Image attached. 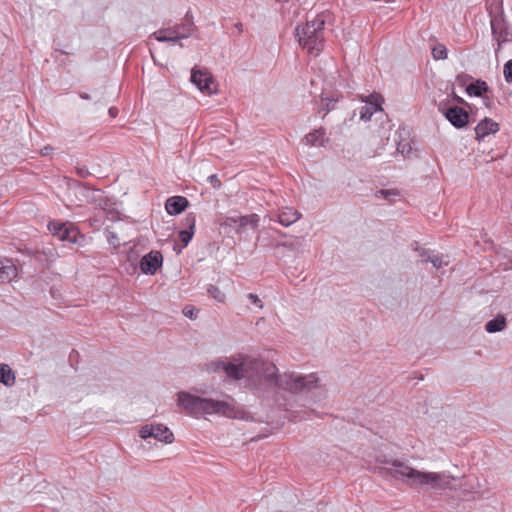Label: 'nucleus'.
<instances>
[{"label": "nucleus", "instance_id": "1", "mask_svg": "<svg viewBox=\"0 0 512 512\" xmlns=\"http://www.w3.org/2000/svg\"><path fill=\"white\" fill-rule=\"evenodd\" d=\"M380 464H391V468L376 467L375 470L384 478H394L397 480H407L411 486H429L434 490H442L448 488L454 477L445 473L422 472L410 466L405 465L399 460H387L377 458Z\"/></svg>", "mask_w": 512, "mask_h": 512}, {"label": "nucleus", "instance_id": "2", "mask_svg": "<svg viewBox=\"0 0 512 512\" xmlns=\"http://www.w3.org/2000/svg\"><path fill=\"white\" fill-rule=\"evenodd\" d=\"M177 402L188 415L193 417L219 414L228 418L244 419L246 414L231 397H229V400H215L182 391L178 393Z\"/></svg>", "mask_w": 512, "mask_h": 512}, {"label": "nucleus", "instance_id": "3", "mask_svg": "<svg viewBox=\"0 0 512 512\" xmlns=\"http://www.w3.org/2000/svg\"><path fill=\"white\" fill-rule=\"evenodd\" d=\"M325 19L316 16L313 20H307L303 25L295 28V37L299 45L308 51L309 54L318 55L324 48Z\"/></svg>", "mask_w": 512, "mask_h": 512}, {"label": "nucleus", "instance_id": "4", "mask_svg": "<svg viewBox=\"0 0 512 512\" xmlns=\"http://www.w3.org/2000/svg\"><path fill=\"white\" fill-rule=\"evenodd\" d=\"M277 370L274 364L267 367V380L273 382L275 386L282 388L291 393H308L318 388V378L315 374L300 375L296 373H285L284 375H276Z\"/></svg>", "mask_w": 512, "mask_h": 512}, {"label": "nucleus", "instance_id": "5", "mask_svg": "<svg viewBox=\"0 0 512 512\" xmlns=\"http://www.w3.org/2000/svg\"><path fill=\"white\" fill-rule=\"evenodd\" d=\"M47 227L51 234L62 242L83 246L86 240L85 235L71 222L50 221Z\"/></svg>", "mask_w": 512, "mask_h": 512}, {"label": "nucleus", "instance_id": "6", "mask_svg": "<svg viewBox=\"0 0 512 512\" xmlns=\"http://www.w3.org/2000/svg\"><path fill=\"white\" fill-rule=\"evenodd\" d=\"M206 370L209 373L224 372L230 380L238 381L246 376L244 363L237 359H222L211 361L206 364Z\"/></svg>", "mask_w": 512, "mask_h": 512}, {"label": "nucleus", "instance_id": "7", "mask_svg": "<svg viewBox=\"0 0 512 512\" xmlns=\"http://www.w3.org/2000/svg\"><path fill=\"white\" fill-rule=\"evenodd\" d=\"M493 40L497 42L495 53L497 54L504 43L512 42V27L505 18L503 12L493 16L490 21Z\"/></svg>", "mask_w": 512, "mask_h": 512}, {"label": "nucleus", "instance_id": "8", "mask_svg": "<svg viewBox=\"0 0 512 512\" xmlns=\"http://www.w3.org/2000/svg\"><path fill=\"white\" fill-rule=\"evenodd\" d=\"M139 435L144 440L154 438L166 444L174 441L173 433L163 424H146L140 429Z\"/></svg>", "mask_w": 512, "mask_h": 512}, {"label": "nucleus", "instance_id": "9", "mask_svg": "<svg viewBox=\"0 0 512 512\" xmlns=\"http://www.w3.org/2000/svg\"><path fill=\"white\" fill-rule=\"evenodd\" d=\"M162 265L163 255L157 250H151L139 262L141 272L146 275H155Z\"/></svg>", "mask_w": 512, "mask_h": 512}, {"label": "nucleus", "instance_id": "10", "mask_svg": "<svg viewBox=\"0 0 512 512\" xmlns=\"http://www.w3.org/2000/svg\"><path fill=\"white\" fill-rule=\"evenodd\" d=\"M466 107L453 105L444 112L445 119L456 129L465 128L469 124V112Z\"/></svg>", "mask_w": 512, "mask_h": 512}, {"label": "nucleus", "instance_id": "11", "mask_svg": "<svg viewBox=\"0 0 512 512\" xmlns=\"http://www.w3.org/2000/svg\"><path fill=\"white\" fill-rule=\"evenodd\" d=\"M190 81L196 85L201 92L213 93L211 85L214 82L212 74L207 69L192 68Z\"/></svg>", "mask_w": 512, "mask_h": 512}, {"label": "nucleus", "instance_id": "12", "mask_svg": "<svg viewBox=\"0 0 512 512\" xmlns=\"http://www.w3.org/2000/svg\"><path fill=\"white\" fill-rule=\"evenodd\" d=\"M500 126L499 123L495 122L489 117H485L482 119L475 127V139L477 141L483 140L486 136L490 134H495L499 131Z\"/></svg>", "mask_w": 512, "mask_h": 512}, {"label": "nucleus", "instance_id": "13", "mask_svg": "<svg viewBox=\"0 0 512 512\" xmlns=\"http://www.w3.org/2000/svg\"><path fill=\"white\" fill-rule=\"evenodd\" d=\"M189 200L184 196H171L165 202V209L169 215H178L189 206Z\"/></svg>", "mask_w": 512, "mask_h": 512}, {"label": "nucleus", "instance_id": "14", "mask_svg": "<svg viewBox=\"0 0 512 512\" xmlns=\"http://www.w3.org/2000/svg\"><path fill=\"white\" fill-rule=\"evenodd\" d=\"M304 140L306 145L318 147H326L330 142L329 138L326 136V129L324 127L314 129L305 136Z\"/></svg>", "mask_w": 512, "mask_h": 512}, {"label": "nucleus", "instance_id": "15", "mask_svg": "<svg viewBox=\"0 0 512 512\" xmlns=\"http://www.w3.org/2000/svg\"><path fill=\"white\" fill-rule=\"evenodd\" d=\"M17 276V267L11 259H1L0 261V283L10 282Z\"/></svg>", "mask_w": 512, "mask_h": 512}, {"label": "nucleus", "instance_id": "16", "mask_svg": "<svg viewBox=\"0 0 512 512\" xmlns=\"http://www.w3.org/2000/svg\"><path fill=\"white\" fill-rule=\"evenodd\" d=\"M465 91L469 96L483 97L491 92V89L484 80L476 79L466 86Z\"/></svg>", "mask_w": 512, "mask_h": 512}, {"label": "nucleus", "instance_id": "17", "mask_svg": "<svg viewBox=\"0 0 512 512\" xmlns=\"http://www.w3.org/2000/svg\"><path fill=\"white\" fill-rule=\"evenodd\" d=\"M238 228H236L237 234H242L244 229L250 226L253 230H256L259 226L260 218L257 214H249L245 216H238Z\"/></svg>", "mask_w": 512, "mask_h": 512}, {"label": "nucleus", "instance_id": "18", "mask_svg": "<svg viewBox=\"0 0 512 512\" xmlns=\"http://www.w3.org/2000/svg\"><path fill=\"white\" fill-rule=\"evenodd\" d=\"M301 214L293 209L287 208L278 214V221L281 225L288 227L300 218Z\"/></svg>", "mask_w": 512, "mask_h": 512}, {"label": "nucleus", "instance_id": "19", "mask_svg": "<svg viewBox=\"0 0 512 512\" xmlns=\"http://www.w3.org/2000/svg\"><path fill=\"white\" fill-rule=\"evenodd\" d=\"M506 318L502 314H498L493 319L489 320L485 324V330L488 333H496L502 331L506 327Z\"/></svg>", "mask_w": 512, "mask_h": 512}, {"label": "nucleus", "instance_id": "20", "mask_svg": "<svg viewBox=\"0 0 512 512\" xmlns=\"http://www.w3.org/2000/svg\"><path fill=\"white\" fill-rule=\"evenodd\" d=\"M16 376L14 371L7 364H0V383L6 387H11L15 384Z\"/></svg>", "mask_w": 512, "mask_h": 512}, {"label": "nucleus", "instance_id": "21", "mask_svg": "<svg viewBox=\"0 0 512 512\" xmlns=\"http://www.w3.org/2000/svg\"><path fill=\"white\" fill-rule=\"evenodd\" d=\"M339 101L338 97H329V96H321L320 104L317 107L318 113L324 112L322 118H324L330 111L334 110L337 102Z\"/></svg>", "mask_w": 512, "mask_h": 512}, {"label": "nucleus", "instance_id": "22", "mask_svg": "<svg viewBox=\"0 0 512 512\" xmlns=\"http://www.w3.org/2000/svg\"><path fill=\"white\" fill-rule=\"evenodd\" d=\"M360 99L362 102H365L366 105H370L378 109L379 111H382V104L384 102V98L380 93L373 92L368 96H361Z\"/></svg>", "mask_w": 512, "mask_h": 512}, {"label": "nucleus", "instance_id": "23", "mask_svg": "<svg viewBox=\"0 0 512 512\" xmlns=\"http://www.w3.org/2000/svg\"><path fill=\"white\" fill-rule=\"evenodd\" d=\"M397 151L401 153L405 158L418 157L417 151L413 149L411 142H398Z\"/></svg>", "mask_w": 512, "mask_h": 512}, {"label": "nucleus", "instance_id": "24", "mask_svg": "<svg viewBox=\"0 0 512 512\" xmlns=\"http://www.w3.org/2000/svg\"><path fill=\"white\" fill-rule=\"evenodd\" d=\"M238 216H226L225 219L220 222V228L223 229L224 233H230L231 230H235L238 228Z\"/></svg>", "mask_w": 512, "mask_h": 512}, {"label": "nucleus", "instance_id": "25", "mask_svg": "<svg viewBox=\"0 0 512 512\" xmlns=\"http://www.w3.org/2000/svg\"><path fill=\"white\" fill-rule=\"evenodd\" d=\"M167 30H159L158 32H155L153 35L155 36L156 40L159 42H173L177 43L181 39H183V36H176V34L173 35H166ZM170 34H172L170 32Z\"/></svg>", "mask_w": 512, "mask_h": 512}, {"label": "nucleus", "instance_id": "26", "mask_svg": "<svg viewBox=\"0 0 512 512\" xmlns=\"http://www.w3.org/2000/svg\"><path fill=\"white\" fill-rule=\"evenodd\" d=\"M93 201L104 211L112 212V206L114 205V201L112 198L107 196L99 195L93 198Z\"/></svg>", "mask_w": 512, "mask_h": 512}, {"label": "nucleus", "instance_id": "27", "mask_svg": "<svg viewBox=\"0 0 512 512\" xmlns=\"http://www.w3.org/2000/svg\"><path fill=\"white\" fill-rule=\"evenodd\" d=\"M206 291H207V294L211 298L215 299L217 302L223 303L225 301V298H226L225 294L217 286L209 284L207 286Z\"/></svg>", "mask_w": 512, "mask_h": 512}, {"label": "nucleus", "instance_id": "28", "mask_svg": "<svg viewBox=\"0 0 512 512\" xmlns=\"http://www.w3.org/2000/svg\"><path fill=\"white\" fill-rule=\"evenodd\" d=\"M300 242L297 238H292L288 241L280 242L275 245V250L278 252L281 248H287L290 251H297L299 248Z\"/></svg>", "mask_w": 512, "mask_h": 512}, {"label": "nucleus", "instance_id": "29", "mask_svg": "<svg viewBox=\"0 0 512 512\" xmlns=\"http://www.w3.org/2000/svg\"><path fill=\"white\" fill-rule=\"evenodd\" d=\"M432 56L435 60H444L447 58L448 51L445 45L437 44L432 48Z\"/></svg>", "mask_w": 512, "mask_h": 512}, {"label": "nucleus", "instance_id": "30", "mask_svg": "<svg viewBox=\"0 0 512 512\" xmlns=\"http://www.w3.org/2000/svg\"><path fill=\"white\" fill-rule=\"evenodd\" d=\"M194 27V23L192 21H188L187 23L182 25V32H180L179 28H177L173 30L171 33L176 34V36H183V38H187L191 35Z\"/></svg>", "mask_w": 512, "mask_h": 512}, {"label": "nucleus", "instance_id": "31", "mask_svg": "<svg viewBox=\"0 0 512 512\" xmlns=\"http://www.w3.org/2000/svg\"><path fill=\"white\" fill-rule=\"evenodd\" d=\"M194 231L193 230H189V229H182L178 232V237L180 239V241L182 242L183 244V247H186L190 241L192 240L193 236H194Z\"/></svg>", "mask_w": 512, "mask_h": 512}, {"label": "nucleus", "instance_id": "32", "mask_svg": "<svg viewBox=\"0 0 512 512\" xmlns=\"http://www.w3.org/2000/svg\"><path fill=\"white\" fill-rule=\"evenodd\" d=\"M377 111L379 110L370 105H364L360 109V119L363 121H369L372 115Z\"/></svg>", "mask_w": 512, "mask_h": 512}, {"label": "nucleus", "instance_id": "33", "mask_svg": "<svg viewBox=\"0 0 512 512\" xmlns=\"http://www.w3.org/2000/svg\"><path fill=\"white\" fill-rule=\"evenodd\" d=\"M182 225L185 229L193 230L195 232L196 216L194 213H187L182 220Z\"/></svg>", "mask_w": 512, "mask_h": 512}, {"label": "nucleus", "instance_id": "34", "mask_svg": "<svg viewBox=\"0 0 512 512\" xmlns=\"http://www.w3.org/2000/svg\"><path fill=\"white\" fill-rule=\"evenodd\" d=\"M450 99L456 102L458 105L464 106L470 111L473 110V105L468 103L466 100H464L462 97L458 96L455 91L453 90L452 93L449 95Z\"/></svg>", "mask_w": 512, "mask_h": 512}, {"label": "nucleus", "instance_id": "35", "mask_svg": "<svg viewBox=\"0 0 512 512\" xmlns=\"http://www.w3.org/2000/svg\"><path fill=\"white\" fill-rule=\"evenodd\" d=\"M504 79L507 83H512V59L508 60L503 67Z\"/></svg>", "mask_w": 512, "mask_h": 512}, {"label": "nucleus", "instance_id": "36", "mask_svg": "<svg viewBox=\"0 0 512 512\" xmlns=\"http://www.w3.org/2000/svg\"><path fill=\"white\" fill-rule=\"evenodd\" d=\"M470 81H473V77L467 73L462 72L456 76V82L459 86L466 88V86L469 85L468 82Z\"/></svg>", "mask_w": 512, "mask_h": 512}, {"label": "nucleus", "instance_id": "37", "mask_svg": "<svg viewBox=\"0 0 512 512\" xmlns=\"http://www.w3.org/2000/svg\"><path fill=\"white\" fill-rule=\"evenodd\" d=\"M378 193L390 202L394 201L393 197L399 196V192L396 189H381L378 191Z\"/></svg>", "mask_w": 512, "mask_h": 512}, {"label": "nucleus", "instance_id": "38", "mask_svg": "<svg viewBox=\"0 0 512 512\" xmlns=\"http://www.w3.org/2000/svg\"><path fill=\"white\" fill-rule=\"evenodd\" d=\"M107 241L110 245H112L115 249L121 246L118 235L113 231L107 232Z\"/></svg>", "mask_w": 512, "mask_h": 512}, {"label": "nucleus", "instance_id": "39", "mask_svg": "<svg viewBox=\"0 0 512 512\" xmlns=\"http://www.w3.org/2000/svg\"><path fill=\"white\" fill-rule=\"evenodd\" d=\"M424 262H430L432 263V265L435 267V268H440L443 266V264H445L443 261H442V258L439 257L438 255H428V258H425L424 259Z\"/></svg>", "mask_w": 512, "mask_h": 512}, {"label": "nucleus", "instance_id": "40", "mask_svg": "<svg viewBox=\"0 0 512 512\" xmlns=\"http://www.w3.org/2000/svg\"><path fill=\"white\" fill-rule=\"evenodd\" d=\"M199 310L195 309L193 306L191 305H186L184 308H183V314L184 316H186L187 318H190V319H196L197 318V314H198Z\"/></svg>", "mask_w": 512, "mask_h": 512}, {"label": "nucleus", "instance_id": "41", "mask_svg": "<svg viewBox=\"0 0 512 512\" xmlns=\"http://www.w3.org/2000/svg\"><path fill=\"white\" fill-rule=\"evenodd\" d=\"M450 102V99L447 98V99H444L442 101H440L438 104H437V107H438V111L444 116V112L446 111V109H449L451 107H453L452 105L449 104Z\"/></svg>", "mask_w": 512, "mask_h": 512}, {"label": "nucleus", "instance_id": "42", "mask_svg": "<svg viewBox=\"0 0 512 512\" xmlns=\"http://www.w3.org/2000/svg\"><path fill=\"white\" fill-rule=\"evenodd\" d=\"M78 358H79V353L78 351H76L75 349H72V351L70 352L69 354V362H70V365L74 368V369H77V367L75 366V362L77 363L78 362Z\"/></svg>", "mask_w": 512, "mask_h": 512}, {"label": "nucleus", "instance_id": "43", "mask_svg": "<svg viewBox=\"0 0 512 512\" xmlns=\"http://www.w3.org/2000/svg\"><path fill=\"white\" fill-rule=\"evenodd\" d=\"M208 181L209 183L214 187V188H220L221 187V181L220 179L218 178V176L216 174H212L208 177Z\"/></svg>", "mask_w": 512, "mask_h": 512}, {"label": "nucleus", "instance_id": "44", "mask_svg": "<svg viewBox=\"0 0 512 512\" xmlns=\"http://www.w3.org/2000/svg\"><path fill=\"white\" fill-rule=\"evenodd\" d=\"M76 174L81 178H87L88 176H90V172H89L88 168L85 166L77 167Z\"/></svg>", "mask_w": 512, "mask_h": 512}, {"label": "nucleus", "instance_id": "45", "mask_svg": "<svg viewBox=\"0 0 512 512\" xmlns=\"http://www.w3.org/2000/svg\"><path fill=\"white\" fill-rule=\"evenodd\" d=\"M248 299L251 301V303H253L254 305L258 306V307H262V301L260 300V298L256 295V294H253V293H249L248 294Z\"/></svg>", "mask_w": 512, "mask_h": 512}, {"label": "nucleus", "instance_id": "46", "mask_svg": "<svg viewBox=\"0 0 512 512\" xmlns=\"http://www.w3.org/2000/svg\"><path fill=\"white\" fill-rule=\"evenodd\" d=\"M312 415H316L314 410L303 411V415L300 416V420L310 419Z\"/></svg>", "mask_w": 512, "mask_h": 512}, {"label": "nucleus", "instance_id": "47", "mask_svg": "<svg viewBox=\"0 0 512 512\" xmlns=\"http://www.w3.org/2000/svg\"><path fill=\"white\" fill-rule=\"evenodd\" d=\"M73 183L76 187H83L85 189H91V186L89 183H84V182H81L78 180H74Z\"/></svg>", "mask_w": 512, "mask_h": 512}, {"label": "nucleus", "instance_id": "48", "mask_svg": "<svg viewBox=\"0 0 512 512\" xmlns=\"http://www.w3.org/2000/svg\"><path fill=\"white\" fill-rule=\"evenodd\" d=\"M428 255H432L430 250L422 249L420 256L422 257V261L424 262L425 258H428Z\"/></svg>", "mask_w": 512, "mask_h": 512}, {"label": "nucleus", "instance_id": "49", "mask_svg": "<svg viewBox=\"0 0 512 512\" xmlns=\"http://www.w3.org/2000/svg\"><path fill=\"white\" fill-rule=\"evenodd\" d=\"M79 97L83 100H91L92 96L86 92H79Z\"/></svg>", "mask_w": 512, "mask_h": 512}, {"label": "nucleus", "instance_id": "50", "mask_svg": "<svg viewBox=\"0 0 512 512\" xmlns=\"http://www.w3.org/2000/svg\"><path fill=\"white\" fill-rule=\"evenodd\" d=\"M96 102H101L104 99V92L97 91L95 94Z\"/></svg>", "mask_w": 512, "mask_h": 512}, {"label": "nucleus", "instance_id": "51", "mask_svg": "<svg viewBox=\"0 0 512 512\" xmlns=\"http://www.w3.org/2000/svg\"><path fill=\"white\" fill-rule=\"evenodd\" d=\"M483 103L487 108H491L492 101L489 97L483 95Z\"/></svg>", "mask_w": 512, "mask_h": 512}, {"label": "nucleus", "instance_id": "52", "mask_svg": "<svg viewBox=\"0 0 512 512\" xmlns=\"http://www.w3.org/2000/svg\"><path fill=\"white\" fill-rule=\"evenodd\" d=\"M109 115L114 118L118 115V109L116 107L109 108Z\"/></svg>", "mask_w": 512, "mask_h": 512}, {"label": "nucleus", "instance_id": "53", "mask_svg": "<svg viewBox=\"0 0 512 512\" xmlns=\"http://www.w3.org/2000/svg\"><path fill=\"white\" fill-rule=\"evenodd\" d=\"M235 27L239 30V31H242V23H237L235 25Z\"/></svg>", "mask_w": 512, "mask_h": 512}, {"label": "nucleus", "instance_id": "54", "mask_svg": "<svg viewBox=\"0 0 512 512\" xmlns=\"http://www.w3.org/2000/svg\"><path fill=\"white\" fill-rule=\"evenodd\" d=\"M61 54L68 55L69 53L64 50H58Z\"/></svg>", "mask_w": 512, "mask_h": 512}, {"label": "nucleus", "instance_id": "55", "mask_svg": "<svg viewBox=\"0 0 512 512\" xmlns=\"http://www.w3.org/2000/svg\"><path fill=\"white\" fill-rule=\"evenodd\" d=\"M44 149H45L44 155H47L48 147H45Z\"/></svg>", "mask_w": 512, "mask_h": 512}, {"label": "nucleus", "instance_id": "56", "mask_svg": "<svg viewBox=\"0 0 512 512\" xmlns=\"http://www.w3.org/2000/svg\"><path fill=\"white\" fill-rule=\"evenodd\" d=\"M44 149H45L44 155H47L48 147H45Z\"/></svg>", "mask_w": 512, "mask_h": 512}, {"label": "nucleus", "instance_id": "57", "mask_svg": "<svg viewBox=\"0 0 512 512\" xmlns=\"http://www.w3.org/2000/svg\"><path fill=\"white\" fill-rule=\"evenodd\" d=\"M44 149H45L44 155H47L48 147H45Z\"/></svg>", "mask_w": 512, "mask_h": 512}]
</instances>
